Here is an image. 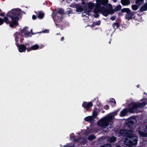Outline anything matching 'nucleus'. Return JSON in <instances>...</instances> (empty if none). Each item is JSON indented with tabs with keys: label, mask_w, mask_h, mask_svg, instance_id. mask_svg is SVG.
Returning <instances> with one entry per match:
<instances>
[{
	"label": "nucleus",
	"mask_w": 147,
	"mask_h": 147,
	"mask_svg": "<svg viewBox=\"0 0 147 147\" xmlns=\"http://www.w3.org/2000/svg\"><path fill=\"white\" fill-rule=\"evenodd\" d=\"M73 7L74 8H76V11L77 12H81L83 10V8L81 7L80 5L78 4H75L73 5Z\"/></svg>",
	"instance_id": "nucleus-12"
},
{
	"label": "nucleus",
	"mask_w": 147,
	"mask_h": 147,
	"mask_svg": "<svg viewBox=\"0 0 147 147\" xmlns=\"http://www.w3.org/2000/svg\"><path fill=\"white\" fill-rule=\"evenodd\" d=\"M128 131L131 132V133H127V137L129 138V139H135V138H137L133 133L134 132V131L133 129H129L128 130Z\"/></svg>",
	"instance_id": "nucleus-11"
},
{
	"label": "nucleus",
	"mask_w": 147,
	"mask_h": 147,
	"mask_svg": "<svg viewBox=\"0 0 147 147\" xmlns=\"http://www.w3.org/2000/svg\"><path fill=\"white\" fill-rule=\"evenodd\" d=\"M137 87L138 88H139V85H137Z\"/></svg>",
	"instance_id": "nucleus-55"
},
{
	"label": "nucleus",
	"mask_w": 147,
	"mask_h": 147,
	"mask_svg": "<svg viewBox=\"0 0 147 147\" xmlns=\"http://www.w3.org/2000/svg\"><path fill=\"white\" fill-rule=\"evenodd\" d=\"M113 100H114V101H112V102H114V104H116V101H115V99H113Z\"/></svg>",
	"instance_id": "nucleus-50"
},
{
	"label": "nucleus",
	"mask_w": 147,
	"mask_h": 147,
	"mask_svg": "<svg viewBox=\"0 0 147 147\" xmlns=\"http://www.w3.org/2000/svg\"><path fill=\"white\" fill-rule=\"evenodd\" d=\"M64 37H62L61 39V40L63 41L64 40Z\"/></svg>",
	"instance_id": "nucleus-49"
},
{
	"label": "nucleus",
	"mask_w": 147,
	"mask_h": 147,
	"mask_svg": "<svg viewBox=\"0 0 147 147\" xmlns=\"http://www.w3.org/2000/svg\"><path fill=\"white\" fill-rule=\"evenodd\" d=\"M96 138V136L94 135H91L89 136L88 138V139L90 141H91L94 139Z\"/></svg>",
	"instance_id": "nucleus-29"
},
{
	"label": "nucleus",
	"mask_w": 147,
	"mask_h": 147,
	"mask_svg": "<svg viewBox=\"0 0 147 147\" xmlns=\"http://www.w3.org/2000/svg\"><path fill=\"white\" fill-rule=\"evenodd\" d=\"M110 42H111V41H110V42H109V43H110Z\"/></svg>",
	"instance_id": "nucleus-59"
},
{
	"label": "nucleus",
	"mask_w": 147,
	"mask_h": 147,
	"mask_svg": "<svg viewBox=\"0 0 147 147\" xmlns=\"http://www.w3.org/2000/svg\"><path fill=\"white\" fill-rule=\"evenodd\" d=\"M144 93V94H146V93H145V92Z\"/></svg>",
	"instance_id": "nucleus-60"
},
{
	"label": "nucleus",
	"mask_w": 147,
	"mask_h": 147,
	"mask_svg": "<svg viewBox=\"0 0 147 147\" xmlns=\"http://www.w3.org/2000/svg\"><path fill=\"white\" fill-rule=\"evenodd\" d=\"M1 9H0V12H1Z\"/></svg>",
	"instance_id": "nucleus-58"
},
{
	"label": "nucleus",
	"mask_w": 147,
	"mask_h": 147,
	"mask_svg": "<svg viewBox=\"0 0 147 147\" xmlns=\"http://www.w3.org/2000/svg\"><path fill=\"white\" fill-rule=\"evenodd\" d=\"M138 108H143L144 107V106L143 105L142 102L141 103H139L138 104Z\"/></svg>",
	"instance_id": "nucleus-36"
},
{
	"label": "nucleus",
	"mask_w": 147,
	"mask_h": 147,
	"mask_svg": "<svg viewBox=\"0 0 147 147\" xmlns=\"http://www.w3.org/2000/svg\"><path fill=\"white\" fill-rule=\"evenodd\" d=\"M37 17L39 19H42L44 17L45 14L42 11H38L36 13Z\"/></svg>",
	"instance_id": "nucleus-14"
},
{
	"label": "nucleus",
	"mask_w": 147,
	"mask_h": 147,
	"mask_svg": "<svg viewBox=\"0 0 147 147\" xmlns=\"http://www.w3.org/2000/svg\"><path fill=\"white\" fill-rule=\"evenodd\" d=\"M138 6L137 5H132L131 6V8L134 10H136L138 8Z\"/></svg>",
	"instance_id": "nucleus-31"
},
{
	"label": "nucleus",
	"mask_w": 147,
	"mask_h": 147,
	"mask_svg": "<svg viewBox=\"0 0 147 147\" xmlns=\"http://www.w3.org/2000/svg\"><path fill=\"white\" fill-rule=\"evenodd\" d=\"M30 33H31V34H32V35H33V34H35V33H33L32 32V29H31L30 30Z\"/></svg>",
	"instance_id": "nucleus-48"
},
{
	"label": "nucleus",
	"mask_w": 147,
	"mask_h": 147,
	"mask_svg": "<svg viewBox=\"0 0 147 147\" xmlns=\"http://www.w3.org/2000/svg\"><path fill=\"white\" fill-rule=\"evenodd\" d=\"M23 36H19V38L18 39V40H19V41L20 39V42L21 43H22V42L23 40H24V38L22 37Z\"/></svg>",
	"instance_id": "nucleus-38"
},
{
	"label": "nucleus",
	"mask_w": 147,
	"mask_h": 147,
	"mask_svg": "<svg viewBox=\"0 0 147 147\" xmlns=\"http://www.w3.org/2000/svg\"><path fill=\"white\" fill-rule=\"evenodd\" d=\"M117 138L114 136L110 137L108 138L109 141L111 143H114L116 141Z\"/></svg>",
	"instance_id": "nucleus-20"
},
{
	"label": "nucleus",
	"mask_w": 147,
	"mask_h": 147,
	"mask_svg": "<svg viewBox=\"0 0 147 147\" xmlns=\"http://www.w3.org/2000/svg\"><path fill=\"white\" fill-rule=\"evenodd\" d=\"M128 112L130 113H133L134 112V109L131 107H129L127 109Z\"/></svg>",
	"instance_id": "nucleus-25"
},
{
	"label": "nucleus",
	"mask_w": 147,
	"mask_h": 147,
	"mask_svg": "<svg viewBox=\"0 0 147 147\" xmlns=\"http://www.w3.org/2000/svg\"><path fill=\"white\" fill-rule=\"evenodd\" d=\"M99 14L98 13H95L94 16L96 18H97L99 16Z\"/></svg>",
	"instance_id": "nucleus-43"
},
{
	"label": "nucleus",
	"mask_w": 147,
	"mask_h": 147,
	"mask_svg": "<svg viewBox=\"0 0 147 147\" xmlns=\"http://www.w3.org/2000/svg\"><path fill=\"white\" fill-rule=\"evenodd\" d=\"M119 111V110H117L116 111V113H117Z\"/></svg>",
	"instance_id": "nucleus-54"
},
{
	"label": "nucleus",
	"mask_w": 147,
	"mask_h": 147,
	"mask_svg": "<svg viewBox=\"0 0 147 147\" xmlns=\"http://www.w3.org/2000/svg\"><path fill=\"white\" fill-rule=\"evenodd\" d=\"M28 28L27 27H25L24 28L21 30L20 32H16L14 34L15 36V38L16 36L18 37V39L19 38V36H24L26 37L29 36L30 37L32 36V35L30 34V32L28 30Z\"/></svg>",
	"instance_id": "nucleus-4"
},
{
	"label": "nucleus",
	"mask_w": 147,
	"mask_h": 147,
	"mask_svg": "<svg viewBox=\"0 0 147 147\" xmlns=\"http://www.w3.org/2000/svg\"><path fill=\"white\" fill-rule=\"evenodd\" d=\"M94 7V3L90 2L88 3V7L90 9H92Z\"/></svg>",
	"instance_id": "nucleus-24"
},
{
	"label": "nucleus",
	"mask_w": 147,
	"mask_h": 147,
	"mask_svg": "<svg viewBox=\"0 0 147 147\" xmlns=\"http://www.w3.org/2000/svg\"><path fill=\"white\" fill-rule=\"evenodd\" d=\"M113 116L111 115H109L100 120L98 122V125L99 126L106 128L109 125V122L112 120Z\"/></svg>",
	"instance_id": "nucleus-2"
},
{
	"label": "nucleus",
	"mask_w": 147,
	"mask_h": 147,
	"mask_svg": "<svg viewBox=\"0 0 147 147\" xmlns=\"http://www.w3.org/2000/svg\"><path fill=\"white\" fill-rule=\"evenodd\" d=\"M97 112L94 111L92 113V115L91 116L93 117V119H94L96 118L97 116Z\"/></svg>",
	"instance_id": "nucleus-34"
},
{
	"label": "nucleus",
	"mask_w": 147,
	"mask_h": 147,
	"mask_svg": "<svg viewBox=\"0 0 147 147\" xmlns=\"http://www.w3.org/2000/svg\"><path fill=\"white\" fill-rule=\"evenodd\" d=\"M93 106V103L91 102H84L82 104V107L86 109H88L89 108L92 107Z\"/></svg>",
	"instance_id": "nucleus-10"
},
{
	"label": "nucleus",
	"mask_w": 147,
	"mask_h": 147,
	"mask_svg": "<svg viewBox=\"0 0 147 147\" xmlns=\"http://www.w3.org/2000/svg\"><path fill=\"white\" fill-rule=\"evenodd\" d=\"M84 119L86 121L89 122L90 123L94 121L93 117L91 116H88L86 117Z\"/></svg>",
	"instance_id": "nucleus-15"
},
{
	"label": "nucleus",
	"mask_w": 147,
	"mask_h": 147,
	"mask_svg": "<svg viewBox=\"0 0 147 147\" xmlns=\"http://www.w3.org/2000/svg\"><path fill=\"white\" fill-rule=\"evenodd\" d=\"M127 140L128 141V142L127 144L129 146L132 147L137 144L138 139L137 138L129 139V140Z\"/></svg>",
	"instance_id": "nucleus-9"
},
{
	"label": "nucleus",
	"mask_w": 147,
	"mask_h": 147,
	"mask_svg": "<svg viewBox=\"0 0 147 147\" xmlns=\"http://www.w3.org/2000/svg\"><path fill=\"white\" fill-rule=\"evenodd\" d=\"M61 15H63L64 14V10L61 9L60 8L58 9L57 12H56L54 15L53 16V18L56 25L58 27L60 25L58 23H60V22L61 21L63 17L62 16H59L58 14Z\"/></svg>",
	"instance_id": "nucleus-3"
},
{
	"label": "nucleus",
	"mask_w": 147,
	"mask_h": 147,
	"mask_svg": "<svg viewBox=\"0 0 147 147\" xmlns=\"http://www.w3.org/2000/svg\"><path fill=\"white\" fill-rule=\"evenodd\" d=\"M24 44L26 46V48H27L26 49L27 51L28 50H30V47H32L31 44H30L29 42L25 43Z\"/></svg>",
	"instance_id": "nucleus-28"
},
{
	"label": "nucleus",
	"mask_w": 147,
	"mask_h": 147,
	"mask_svg": "<svg viewBox=\"0 0 147 147\" xmlns=\"http://www.w3.org/2000/svg\"><path fill=\"white\" fill-rule=\"evenodd\" d=\"M140 11L141 12H142L147 10V4H145L142 6H141L140 9Z\"/></svg>",
	"instance_id": "nucleus-19"
},
{
	"label": "nucleus",
	"mask_w": 147,
	"mask_h": 147,
	"mask_svg": "<svg viewBox=\"0 0 147 147\" xmlns=\"http://www.w3.org/2000/svg\"><path fill=\"white\" fill-rule=\"evenodd\" d=\"M145 131L147 132V125L146 126L145 129Z\"/></svg>",
	"instance_id": "nucleus-47"
},
{
	"label": "nucleus",
	"mask_w": 147,
	"mask_h": 147,
	"mask_svg": "<svg viewBox=\"0 0 147 147\" xmlns=\"http://www.w3.org/2000/svg\"><path fill=\"white\" fill-rule=\"evenodd\" d=\"M129 106H132L134 109L137 110L138 108V104H129Z\"/></svg>",
	"instance_id": "nucleus-27"
},
{
	"label": "nucleus",
	"mask_w": 147,
	"mask_h": 147,
	"mask_svg": "<svg viewBox=\"0 0 147 147\" xmlns=\"http://www.w3.org/2000/svg\"><path fill=\"white\" fill-rule=\"evenodd\" d=\"M102 113H104L105 112V111H104V110H102Z\"/></svg>",
	"instance_id": "nucleus-53"
},
{
	"label": "nucleus",
	"mask_w": 147,
	"mask_h": 147,
	"mask_svg": "<svg viewBox=\"0 0 147 147\" xmlns=\"http://www.w3.org/2000/svg\"><path fill=\"white\" fill-rule=\"evenodd\" d=\"M90 12V11L89 9H86L84 10V12L82 14V16H85V14H84V13L89 15Z\"/></svg>",
	"instance_id": "nucleus-26"
},
{
	"label": "nucleus",
	"mask_w": 147,
	"mask_h": 147,
	"mask_svg": "<svg viewBox=\"0 0 147 147\" xmlns=\"http://www.w3.org/2000/svg\"><path fill=\"white\" fill-rule=\"evenodd\" d=\"M32 18L33 20H35L36 18V16L35 15H33L32 16Z\"/></svg>",
	"instance_id": "nucleus-45"
},
{
	"label": "nucleus",
	"mask_w": 147,
	"mask_h": 147,
	"mask_svg": "<svg viewBox=\"0 0 147 147\" xmlns=\"http://www.w3.org/2000/svg\"><path fill=\"white\" fill-rule=\"evenodd\" d=\"M82 5H85V2L84 1H82Z\"/></svg>",
	"instance_id": "nucleus-51"
},
{
	"label": "nucleus",
	"mask_w": 147,
	"mask_h": 147,
	"mask_svg": "<svg viewBox=\"0 0 147 147\" xmlns=\"http://www.w3.org/2000/svg\"><path fill=\"white\" fill-rule=\"evenodd\" d=\"M21 11V9L16 8L8 12L6 16L4 17L3 19L0 18V26L2 25L4 22L7 24H9L10 27L12 28L18 26V21L20 16L22 15Z\"/></svg>",
	"instance_id": "nucleus-1"
},
{
	"label": "nucleus",
	"mask_w": 147,
	"mask_h": 147,
	"mask_svg": "<svg viewBox=\"0 0 147 147\" xmlns=\"http://www.w3.org/2000/svg\"><path fill=\"white\" fill-rule=\"evenodd\" d=\"M121 3L123 5H128L130 3V0H121Z\"/></svg>",
	"instance_id": "nucleus-18"
},
{
	"label": "nucleus",
	"mask_w": 147,
	"mask_h": 147,
	"mask_svg": "<svg viewBox=\"0 0 147 147\" xmlns=\"http://www.w3.org/2000/svg\"><path fill=\"white\" fill-rule=\"evenodd\" d=\"M15 41H16V45L18 47L19 51L20 53L25 52L27 48L25 44H20L18 42L19 41L18 37L16 36L15 38Z\"/></svg>",
	"instance_id": "nucleus-6"
},
{
	"label": "nucleus",
	"mask_w": 147,
	"mask_h": 147,
	"mask_svg": "<svg viewBox=\"0 0 147 147\" xmlns=\"http://www.w3.org/2000/svg\"><path fill=\"white\" fill-rule=\"evenodd\" d=\"M109 106L107 105H106L104 107V109L106 110H108L109 109Z\"/></svg>",
	"instance_id": "nucleus-42"
},
{
	"label": "nucleus",
	"mask_w": 147,
	"mask_h": 147,
	"mask_svg": "<svg viewBox=\"0 0 147 147\" xmlns=\"http://www.w3.org/2000/svg\"><path fill=\"white\" fill-rule=\"evenodd\" d=\"M39 46L37 44H35L33 46H32V47H30V50H28L27 52H29L32 50H36L39 49Z\"/></svg>",
	"instance_id": "nucleus-16"
},
{
	"label": "nucleus",
	"mask_w": 147,
	"mask_h": 147,
	"mask_svg": "<svg viewBox=\"0 0 147 147\" xmlns=\"http://www.w3.org/2000/svg\"><path fill=\"white\" fill-rule=\"evenodd\" d=\"M112 0L114 1V2H115L117 1V0Z\"/></svg>",
	"instance_id": "nucleus-52"
},
{
	"label": "nucleus",
	"mask_w": 147,
	"mask_h": 147,
	"mask_svg": "<svg viewBox=\"0 0 147 147\" xmlns=\"http://www.w3.org/2000/svg\"><path fill=\"white\" fill-rule=\"evenodd\" d=\"M70 137L71 138H73L74 139V141H75V142L78 141V140H79L78 139L76 138V137L75 136H74L73 137V138H72V137Z\"/></svg>",
	"instance_id": "nucleus-40"
},
{
	"label": "nucleus",
	"mask_w": 147,
	"mask_h": 147,
	"mask_svg": "<svg viewBox=\"0 0 147 147\" xmlns=\"http://www.w3.org/2000/svg\"><path fill=\"white\" fill-rule=\"evenodd\" d=\"M128 112L127 109H124L120 112V115L121 117L125 116Z\"/></svg>",
	"instance_id": "nucleus-17"
},
{
	"label": "nucleus",
	"mask_w": 147,
	"mask_h": 147,
	"mask_svg": "<svg viewBox=\"0 0 147 147\" xmlns=\"http://www.w3.org/2000/svg\"><path fill=\"white\" fill-rule=\"evenodd\" d=\"M94 25H99L100 24V21L98 20L97 22L93 23Z\"/></svg>",
	"instance_id": "nucleus-35"
},
{
	"label": "nucleus",
	"mask_w": 147,
	"mask_h": 147,
	"mask_svg": "<svg viewBox=\"0 0 147 147\" xmlns=\"http://www.w3.org/2000/svg\"><path fill=\"white\" fill-rule=\"evenodd\" d=\"M121 8V6L120 5H118L115 8V10L116 11L119 10Z\"/></svg>",
	"instance_id": "nucleus-32"
},
{
	"label": "nucleus",
	"mask_w": 147,
	"mask_h": 147,
	"mask_svg": "<svg viewBox=\"0 0 147 147\" xmlns=\"http://www.w3.org/2000/svg\"><path fill=\"white\" fill-rule=\"evenodd\" d=\"M121 11L122 13H127L125 15V18L126 20H128L131 19L132 17L136 13L135 11H131L129 8H123L121 9Z\"/></svg>",
	"instance_id": "nucleus-5"
},
{
	"label": "nucleus",
	"mask_w": 147,
	"mask_h": 147,
	"mask_svg": "<svg viewBox=\"0 0 147 147\" xmlns=\"http://www.w3.org/2000/svg\"><path fill=\"white\" fill-rule=\"evenodd\" d=\"M127 133V130L124 129L121 130L119 132V134L123 136H125Z\"/></svg>",
	"instance_id": "nucleus-22"
},
{
	"label": "nucleus",
	"mask_w": 147,
	"mask_h": 147,
	"mask_svg": "<svg viewBox=\"0 0 147 147\" xmlns=\"http://www.w3.org/2000/svg\"><path fill=\"white\" fill-rule=\"evenodd\" d=\"M73 13V12L71 11H66V14L67 15L69 14H71Z\"/></svg>",
	"instance_id": "nucleus-39"
},
{
	"label": "nucleus",
	"mask_w": 147,
	"mask_h": 147,
	"mask_svg": "<svg viewBox=\"0 0 147 147\" xmlns=\"http://www.w3.org/2000/svg\"><path fill=\"white\" fill-rule=\"evenodd\" d=\"M100 147H112V146L110 144H107L101 146Z\"/></svg>",
	"instance_id": "nucleus-37"
},
{
	"label": "nucleus",
	"mask_w": 147,
	"mask_h": 147,
	"mask_svg": "<svg viewBox=\"0 0 147 147\" xmlns=\"http://www.w3.org/2000/svg\"><path fill=\"white\" fill-rule=\"evenodd\" d=\"M144 1V0H136L135 3L136 4L140 5L143 3Z\"/></svg>",
	"instance_id": "nucleus-30"
},
{
	"label": "nucleus",
	"mask_w": 147,
	"mask_h": 147,
	"mask_svg": "<svg viewBox=\"0 0 147 147\" xmlns=\"http://www.w3.org/2000/svg\"><path fill=\"white\" fill-rule=\"evenodd\" d=\"M146 101H147V99L146 100ZM142 103L144 107L147 104V102H142Z\"/></svg>",
	"instance_id": "nucleus-44"
},
{
	"label": "nucleus",
	"mask_w": 147,
	"mask_h": 147,
	"mask_svg": "<svg viewBox=\"0 0 147 147\" xmlns=\"http://www.w3.org/2000/svg\"><path fill=\"white\" fill-rule=\"evenodd\" d=\"M100 12L104 16L107 17L109 13H112L113 11V9L110 10L107 7H105L103 6H100Z\"/></svg>",
	"instance_id": "nucleus-7"
},
{
	"label": "nucleus",
	"mask_w": 147,
	"mask_h": 147,
	"mask_svg": "<svg viewBox=\"0 0 147 147\" xmlns=\"http://www.w3.org/2000/svg\"><path fill=\"white\" fill-rule=\"evenodd\" d=\"M116 147H120L119 146H117Z\"/></svg>",
	"instance_id": "nucleus-56"
},
{
	"label": "nucleus",
	"mask_w": 147,
	"mask_h": 147,
	"mask_svg": "<svg viewBox=\"0 0 147 147\" xmlns=\"http://www.w3.org/2000/svg\"><path fill=\"white\" fill-rule=\"evenodd\" d=\"M115 114L117 113H116V111L115 112Z\"/></svg>",
	"instance_id": "nucleus-57"
},
{
	"label": "nucleus",
	"mask_w": 147,
	"mask_h": 147,
	"mask_svg": "<svg viewBox=\"0 0 147 147\" xmlns=\"http://www.w3.org/2000/svg\"><path fill=\"white\" fill-rule=\"evenodd\" d=\"M116 16H113L111 17L110 18V19L112 20V21L114 20L115 19H116Z\"/></svg>",
	"instance_id": "nucleus-41"
},
{
	"label": "nucleus",
	"mask_w": 147,
	"mask_h": 147,
	"mask_svg": "<svg viewBox=\"0 0 147 147\" xmlns=\"http://www.w3.org/2000/svg\"><path fill=\"white\" fill-rule=\"evenodd\" d=\"M139 135L142 137H146L147 136V132H143L140 131H139Z\"/></svg>",
	"instance_id": "nucleus-21"
},
{
	"label": "nucleus",
	"mask_w": 147,
	"mask_h": 147,
	"mask_svg": "<svg viewBox=\"0 0 147 147\" xmlns=\"http://www.w3.org/2000/svg\"><path fill=\"white\" fill-rule=\"evenodd\" d=\"M112 26L114 28L116 29L119 27V22H114L112 24Z\"/></svg>",
	"instance_id": "nucleus-23"
},
{
	"label": "nucleus",
	"mask_w": 147,
	"mask_h": 147,
	"mask_svg": "<svg viewBox=\"0 0 147 147\" xmlns=\"http://www.w3.org/2000/svg\"><path fill=\"white\" fill-rule=\"evenodd\" d=\"M5 12L4 13H1L0 14V16H2V17H4L5 15Z\"/></svg>",
	"instance_id": "nucleus-46"
},
{
	"label": "nucleus",
	"mask_w": 147,
	"mask_h": 147,
	"mask_svg": "<svg viewBox=\"0 0 147 147\" xmlns=\"http://www.w3.org/2000/svg\"><path fill=\"white\" fill-rule=\"evenodd\" d=\"M94 12L95 13H98V12H100V6L98 7H96L95 9H94Z\"/></svg>",
	"instance_id": "nucleus-33"
},
{
	"label": "nucleus",
	"mask_w": 147,
	"mask_h": 147,
	"mask_svg": "<svg viewBox=\"0 0 147 147\" xmlns=\"http://www.w3.org/2000/svg\"><path fill=\"white\" fill-rule=\"evenodd\" d=\"M134 121H136V118L134 117H131L128 118L127 120V122L126 123L127 125L130 127L132 125H134Z\"/></svg>",
	"instance_id": "nucleus-8"
},
{
	"label": "nucleus",
	"mask_w": 147,
	"mask_h": 147,
	"mask_svg": "<svg viewBox=\"0 0 147 147\" xmlns=\"http://www.w3.org/2000/svg\"><path fill=\"white\" fill-rule=\"evenodd\" d=\"M96 2L98 4L106 6L108 3V0H96Z\"/></svg>",
	"instance_id": "nucleus-13"
}]
</instances>
